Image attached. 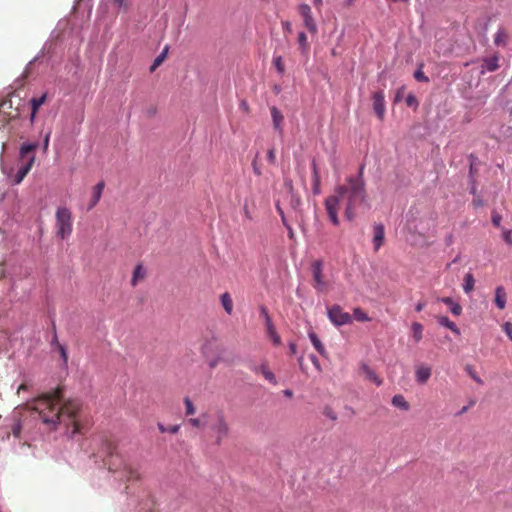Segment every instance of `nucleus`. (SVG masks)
Wrapping results in <instances>:
<instances>
[{"mask_svg": "<svg viewBox=\"0 0 512 512\" xmlns=\"http://www.w3.org/2000/svg\"><path fill=\"white\" fill-rule=\"evenodd\" d=\"M157 427L161 433L169 432L171 434L178 433L180 426L179 425H172L169 427H165L162 423H158Z\"/></svg>", "mask_w": 512, "mask_h": 512, "instance_id": "35", "label": "nucleus"}, {"mask_svg": "<svg viewBox=\"0 0 512 512\" xmlns=\"http://www.w3.org/2000/svg\"><path fill=\"white\" fill-rule=\"evenodd\" d=\"M260 312H261V315L264 317L265 319V323L267 324V317H270L269 314H268V311L266 309V307L264 306H261L260 308Z\"/></svg>", "mask_w": 512, "mask_h": 512, "instance_id": "51", "label": "nucleus"}, {"mask_svg": "<svg viewBox=\"0 0 512 512\" xmlns=\"http://www.w3.org/2000/svg\"><path fill=\"white\" fill-rule=\"evenodd\" d=\"M451 313L455 316H459L462 313V307L458 303L451 305Z\"/></svg>", "mask_w": 512, "mask_h": 512, "instance_id": "46", "label": "nucleus"}, {"mask_svg": "<svg viewBox=\"0 0 512 512\" xmlns=\"http://www.w3.org/2000/svg\"><path fill=\"white\" fill-rule=\"evenodd\" d=\"M277 211L279 212L280 216H281V219H282V222L284 224V226H287V221H286V218L284 216V212L283 210L280 208V206H277Z\"/></svg>", "mask_w": 512, "mask_h": 512, "instance_id": "53", "label": "nucleus"}, {"mask_svg": "<svg viewBox=\"0 0 512 512\" xmlns=\"http://www.w3.org/2000/svg\"><path fill=\"white\" fill-rule=\"evenodd\" d=\"M38 148V143H24L20 147L19 161L20 165L28 162L30 157H35V151Z\"/></svg>", "mask_w": 512, "mask_h": 512, "instance_id": "9", "label": "nucleus"}, {"mask_svg": "<svg viewBox=\"0 0 512 512\" xmlns=\"http://www.w3.org/2000/svg\"><path fill=\"white\" fill-rule=\"evenodd\" d=\"M266 331L273 344L279 346L281 344V338L272 323L271 317H267Z\"/></svg>", "mask_w": 512, "mask_h": 512, "instance_id": "18", "label": "nucleus"}, {"mask_svg": "<svg viewBox=\"0 0 512 512\" xmlns=\"http://www.w3.org/2000/svg\"><path fill=\"white\" fill-rule=\"evenodd\" d=\"M323 414L332 421H336L338 418L337 413L329 406L324 408Z\"/></svg>", "mask_w": 512, "mask_h": 512, "instance_id": "40", "label": "nucleus"}, {"mask_svg": "<svg viewBox=\"0 0 512 512\" xmlns=\"http://www.w3.org/2000/svg\"><path fill=\"white\" fill-rule=\"evenodd\" d=\"M29 388L28 384L26 383H22L18 389H17V393L20 394L22 391H26L27 389Z\"/></svg>", "mask_w": 512, "mask_h": 512, "instance_id": "55", "label": "nucleus"}, {"mask_svg": "<svg viewBox=\"0 0 512 512\" xmlns=\"http://www.w3.org/2000/svg\"><path fill=\"white\" fill-rule=\"evenodd\" d=\"M188 422L192 427L197 428V429L206 427L205 420L203 419V414L197 418H190L188 420Z\"/></svg>", "mask_w": 512, "mask_h": 512, "instance_id": "34", "label": "nucleus"}, {"mask_svg": "<svg viewBox=\"0 0 512 512\" xmlns=\"http://www.w3.org/2000/svg\"><path fill=\"white\" fill-rule=\"evenodd\" d=\"M465 370L474 381H476L478 384H483L482 379L476 374L470 365L466 366Z\"/></svg>", "mask_w": 512, "mask_h": 512, "instance_id": "41", "label": "nucleus"}, {"mask_svg": "<svg viewBox=\"0 0 512 512\" xmlns=\"http://www.w3.org/2000/svg\"><path fill=\"white\" fill-rule=\"evenodd\" d=\"M436 319L441 326L448 328L456 335H460L459 328L447 316H437Z\"/></svg>", "mask_w": 512, "mask_h": 512, "instance_id": "21", "label": "nucleus"}, {"mask_svg": "<svg viewBox=\"0 0 512 512\" xmlns=\"http://www.w3.org/2000/svg\"><path fill=\"white\" fill-rule=\"evenodd\" d=\"M503 240L508 244L512 245V230H505L503 232Z\"/></svg>", "mask_w": 512, "mask_h": 512, "instance_id": "45", "label": "nucleus"}, {"mask_svg": "<svg viewBox=\"0 0 512 512\" xmlns=\"http://www.w3.org/2000/svg\"><path fill=\"white\" fill-rule=\"evenodd\" d=\"M297 40L301 53L304 55L307 54L310 49V44L308 42L307 35L304 32H299Z\"/></svg>", "mask_w": 512, "mask_h": 512, "instance_id": "25", "label": "nucleus"}, {"mask_svg": "<svg viewBox=\"0 0 512 512\" xmlns=\"http://www.w3.org/2000/svg\"><path fill=\"white\" fill-rule=\"evenodd\" d=\"M51 131L47 132L43 141V151L46 152L49 146Z\"/></svg>", "mask_w": 512, "mask_h": 512, "instance_id": "49", "label": "nucleus"}, {"mask_svg": "<svg viewBox=\"0 0 512 512\" xmlns=\"http://www.w3.org/2000/svg\"><path fill=\"white\" fill-rule=\"evenodd\" d=\"M354 318L359 322H367L370 321L369 316L359 307L353 310Z\"/></svg>", "mask_w": 512, "mask_h": 512, "instance_id": "33", "label": "nucleus"}, {"mask_svg": "<svg viewBox=\"0 0 512 512\" xmlns=\"http://www.w3.org/2000/svg\"><path fill=\"white\" fill-rule=\"evenodd\" d=\"M311 361L315 364V365H318V360L315 356H311Z\"/></svg>", "mask_w": 512, "mask_h": 512, "instance_id": "64", "label": "nucleus"}, {"mask_svg": "<svg viewBox=\"0 0 512 512\" xmlns=\"http://www.w3.org/2000/svg\"><path fill=\"white\" fill-rule=\"evenodd\" d=\"M416 101L415 97L413 95H409L407 97V104L412 105Z\"/></svg>", "mask_w": 512, "mask_h": 512, "instance_id": "58", "label": "nucleus"}, {"mask_svg": "<svg viewBox=\"0 0 512 512\" xmlns=\"http://www.w3.org/2000/svg\"><path fill=\"white\" fill-rule=\"evenodd\" d=\"M507 294L503 286H498L495 289V298L494 302L496 306L503 310L506 307Z\"/></svg>", "mask_w": 512, "mask_h": 512, "instance_id": "17", "label": "nucleus"}, {"mask_svg": "<svg viewBox=\"0 0 512 512\" xmlns=\"http://www.w3.org/2000/svg\"><path fill=\"white\" fill-rule=\"evenodd\" d=\"M320 175H316V179H313V193L320 194Z\"/></svg>", "mask_w": 512, "mask_h": 512, "instance_id": "43", "label": "nucleus"}, {"mask_svg": "<svg viewBox=\"0 0 512 512\" xmlns=\"http://www.w3.org/2000/svg\"><path fill=\"white\" fill-rule=\"evenodd\" d=\"M47 93L42 94L40 97H33L30 100L31 110L38 112L39 108L46 102Z\"/></svg>", "mask_w": 512, "mask_h": 512, "instance_id": "26", "label": "nucleus"}, {"mask_svg": "<svg viewBox=\"0 0 512 512\" xmlns=\"http://www.w3.org/2000/svg\"><path fill=\"white\" fill-rule=\"evenodd\" d=\"M36 115H37V112H34V110H31V115H30L31 123H33L35 121Z\"/></svg>", "mask_w": 512, "mask_h": 512, "instance_id": "61", "label": "nucleus"}, {"mask_svg": "<svg viewBox=\"0 0 512 512\" xmlns=\"http://www.w3.org/2000/svg\"><path fill=\"white\" fill-rule=\"evenodd\" d=\"M81 408L82 404L77 399L64 401L60 387L37 398L33 407L44 424L51 429L64 424L67 430L71 429V436L81 433Z\"/></svg>", "mask_w": 512, "mask_h": 512, "instance_id": "1", "label": "nucleus"}, {"mask_svg": "<svg viewBox=\"0 0 512 512\" xmlns=\"http://www.w3.org/2000/svg\"><path fill=\"white\" fill-rule=\"evenodd\" d=\"M328 318L336 326H342L352 322V316L344 312L339 305H334L328 309Z\"/></svg>", "mask_w": 512, "mask_h": 512, "instance_id": "7", "label": "nucleus"}, {"mask_svg": "<svg viewBox=\"0 0 512 512\" xmlns=\"http://www.w3.org/2000/svg\"><path fill=\"white\" fill-rule=\"evenodd\" d=\"M267 159L270 164L274 165L276 163V152L274 148H271L267 152Z\"/></svg>", "mask_w": 512, "mask_h": 512, "instance_id": "44", "label": "nucleus"}, {"mask_svg": "<svg viewBox=\"0 0 512 512\" xmlns=\"http://www.w3.org/2000/svg\"><path fill=\"white\" fill-rule=\"evenodd\" d=\"M475 286V279L471 273H467L464 277L463 290L465 293H470Z\"/></svg>", "mask_w": 512, "mask_h": 512, "instance_id": "28", "label": "nucleus"}, {"mask_svg": "<svg viewBox=\"0 0 512 512\" xmlns=\"http://www.w3.org/2000/svg\"><path fill=\"white\" fill-rule=\"evenodd\" d=\"M362 174L363 166L357 177H348L345 184L336 186L334 193L325 199V209L334 226L340 224L338 212L341 204L344 207V216L350 222L358 214L365 213L369 209L370 205Z\"/></svg>", "mask_w": 512, "mask_h": 512, "instance_id": "2", "label": "nucleus"}, {"mask_svg": "<svg viewBox=\"0 0 512 512\" xmlns=\"http://www.w3.org/2000/svg\"><path fill=\"white\" fill-rule=\"evenodd\" d=\"M422 68H423V64H420L419 69H417L414 73V78L419 82L428 83L429 78L424 74V72L422 71Z\"/></svg>", "mask_w": 512, "mask_h": 512, "instance_id": "37", "label": "nucleus"}, {"mask_svg": "<svg viewBox=\"0 0 512 512\" xmlns=\"http://www.w3.org/2000/svg\"><path fill=\"white\" fill-rule=\"evenodd\" d=\"M111 2L113 7L116 9L117 13H126L129 10L130 5L127 0H111Z\"/></svg>", "mask_w": 512, "mask_h": 512, "instance_id": "30", "label": "nucleus"}, {"mask_svg": "<svg viewBox=\"0 0 512 512\" xmlns=\"http://www.w3.org/2000/svg\"><path fill=\"white\" fill-rule=\"evenodd\" d=\"M432 370L429 366L420 365L416 367L415 379L419 384H425L431 377Z\"/></svg>", "mask_w": 512, "mask_h": 512, "instance_id": "12", "label": "nucleus"}, {"mask_svg": "<svg viewBox=\"0 0 512 512\" xmlns=\"http://www.w3.org/2000/svg\"><path fill=\"white\" fill-rule=\"evenodd\" d=\"M22 431V425L19 420H15L13 424L11 425V433L14 435V437L18 438L21 435Z\"/></svg>", "mask_w": 512, "mask_h": 512, "instance_id": "39", "label": "nucleus"}, {"mask_svg": "<svg viewBox=\"0 0 512 512\" xmlns=\"http://www.w3.org/2000/svg\"><path fill=\"white\" fill-rule=\"evenodd\" d=\"M412 330V336L415 340V342H419L422 339L423 336V326L421 323L414 322L411 325Z\"/></svg>", "mask_w": 512, "mask_h": 512, "instance_id": "27", "label": "nucleus"}, {"mask_svg": "<svg viewBox=\"0 0 512 512\" xmlns=\"http://www.w3.org/2000/svg\"><path fill=\"white\" fill-rule=\"evenodd\" d=\"M203 419L213 444L220 446L224 440L231 436L232 428L224 410L216 409L205 412L203 413Z\"/></svg>", "mask_w": 512, "mask_h": 512, "instance_id": "4", "label": "nucleus"}, {"mask_svg": "<svg viewBox=\"0 0 512 512\" xmlns=\"http://www.w3.org/2000/svg\"><path fill=\"white\" fill-rule=\"evenodd\" d=\"M221 304L224 308V310L227 312V314H232L233 312V301L228 292H225L220 297Z\"/></svg>", "mask_w": 512, "mask_h": 512, "instance_id": "24", "label": "nucleus"}, {"mask_svg": "<svg viewBox=\"0 0 512 512\" xmlns=\"http://www.w3.org/2000/svg\"><path fill=\"white\" fill-rule=\"evenodd\" d=\"M373 99V108L380 120H383L385 115V99L384 93L382 91H377L372 96Z\"/></svg>", "mask_w": 512, "mask_h": 512, "instance_id": "10", "label": "nucleus"}, {"mask_svg": "<svg viewBox=\"0 0 512 512\" xmlns=\"http://www.w3.org/2000/svg\"><path fill=\"white\" fill-rule=\"evenodd\" d=\"M484 67L490 72L497 70L499 67L498 57L494 56V57L486 58L484 60Z\"/></svg>", "mask_w": 512, "mask_h": 512, "instance_id": "31", "label": "nucleus"}, {"mask_svg": "<svg viewBox=\"0 0 512 512\" xmlns=\"http://www.w3.org/2000/svg\"><path fill=\"white\" fill-rule=\"evenodd\" d=\"M472 204L475 208L483 206V201L480 198H475L472 201Z\"/></svg>", "mask_w": 512, "mask_h": 512, "instance_id": "52", "label": "nucleus"}, {"mask_svg": "<svg viewBox=\"0 0 512 512\" xmlns=\"http://www.w3.org/2000/svg\"><path fill=\"white\" fill-rule=\"evenodd\" d=\"M35 159H36V157H30L28 159L27 163L20 165V167L14 177V180H13L14 184H20L23 181V179L26 177V175L29 173V171L33 167Z\"/></svg>", "mask_w": 512, "mask_h": 512, "instance_id": "11", "label": "nucleus"}, {"mask_svg": "<svg viewBox=\"0 0 512 512\" xmlns=\"http://www.w3.org/2000/svg\"><path fill=\"white\" fill-rule=\"evenodd\" d=\"M273 64L275 66V68L277 69V71L280 73V74H283L284 71H285V67H284V62H283V58L282 56H276L274 57L273 59Z\"/></svg>", "mask_w": 512, "mask_h": 512, "instance_id": "38", "label": "nucleus"}, {"mask_svg": "<svg viewBox=\"0 0 512 512\" xmlns=\"http://www.w3.org/2000/svg\"><path fill=\"white\" fill-rule=\"evenodd\" d=\"M392 405L403 410L408 411L410 409V404L407 402L405 397L401 394L394 395L392 398Z\"/></svg>", "mask_w": 512, "mask_h": 512, "instance_id": "23", "label": "nucleus"}, {"mask_svg": "<svg viewBox=\"0 0 512 512\" xmlns=\"http://www.w3.org/2000/svg\"><path fill=\"white\" fill-rule=\"evenodd\" d=\"M91 458L123 482L138 481L140 472L119 450L118 440L102 434L91 440Z\"/></svg>", "mask_w": 512, "mask_h": 512, "instance_id": "3", "label": "nucleus"}, {"mask_svg": "<svg viewBox=\"0 0 512 512\" xmlns=\"http://www.w3.org/2000/svg\"><path fill=\"white\" fill-rule=\"evenodd\" d=\"M57 348L60 353V357L62 358L64 364L66 365L68 362V354L66 348L60 343L57 344Z\"/></svg>", "mask_w": 512, "mask_h": 512, "instance_id": "42", "label": "nucleus"}, {"mask_svg": "<svg viewBox=\"0 0 512 512\" xmlns=\"http://www.w3.org/2000/svg\"><path fill=\"white\" fill-rule=\"evenodd\" d=\"M146 276V270L142 264L136 265L133 271V276L131 279V285L135 287L140 281L144 280Z\"/></svg>", "mask_w": 512, "mask_h": 512, "instance_id": "19", "label": "nucleus"}, {"mask_svg": "<svg viewBox=\"0 0 512 512\" xmlns=\"http://www.w3.org/2000/svg\"><path fill=\"white\" fill-rule=\"evenodd\" d=\"M253 169L257 175H261V171L256 167L255 161L253 162Z\"/></svg>", "mask_w": 512, "mask_h": 512, "instance_id": "62", "label": "nucleus"}, {"mask_svg": "<svg viewBox=\"0 0 512 512\" xmlns=\"http://www.w3.org/2000/svg\"><path fill=\"white\" fill-rule=\"evenodd\" d=\"M184 405H185V414L187 416L193 415L196 413V408H195L193 402L190 400V398H188V397L184 398Z\"/></svg>", "mask_w": 512, "mask_h": 512, "instance_id": "36", "label": "nucleus"}, {"mask_svg": "<svg viewBox=\"0 0 512 512\" xmlns=\"http://www.w3.org/2000/svg\"><path fill=\"white\" fill-rule=\"evenodd\" d=\"M55 225L57 236L62 240L67 239L73 231L72 212L67 207H58L55 212Z\"/></svg>", "mask_w": 512, "mask_h": 512, "instance_id": "5", "label": "nucleus"}, {"mask_svg": "<svg viewBox=\"0 0 512 512\" xmlns=\"http://www.w3.org/2000/svg\"><path fill=\"white\" fill-rule=\"evenodd\" d=\"M284 394L288 397H291L293 395V392L291 390H285Z\"/></svg>", "mask_w": 512, "mask_h": 512, "instance_id": "63", "label": "nucleus"}, {"mask_svg": "<svg viewBox=\"0 0 512 512\" xmlns=\"http://www.w3.org/2000/svg\"><path fill=\"white\" fill-rule=\"evenodd\" d=\"M441 301H442L444 304L449 305V306H451V305L454 303V302H453V300H452V298H450V297H443V298L441 299Z\"/></svg>", "mask_w": 512, "mask_h": 512, "instance_id": "56", "label": "nucleus"}, {"mask_svg": "<svg viewBox=\"0 0 512 512\" xmlns=\"http://www.w3.org/2000/svg\"><path fill=\"white\" fill-rule=\"evenodd\" d=\"M270 111H271L274 128L282 134L283 133V129H282L283 115H282V113L276 107H271Z\"/></svg>", "mask_w": 512, "mask_h": 512, "instance_id": "20", "label": "nucleus"}, {"mask_svg": "<svg viewBox=\"0 0 512 512\" xmlns=\"http://www.w3.org/2000/svg\"><path fill=\"white\" fill-rule=\"evenodd\" d=\"M105 187L104 181H100L93 187L92 197L88 205V210L93 209L99 202L103 189Z\"/></svg>", "mask_w": 512, "mask_h": 512, "instance_id": "15", "label": "nucleus"}, {"mask_svg": "<svg viewBox=\"0 0 512 512\" xmlns=\"http://www.w3.org/2000/svg\"><path fill=\"white\" fill-rule=\"evenodd\" d=\"M503 329H504L505 333L507 334V336L509 337V339L512 341V323L506 322L503 325Z\"/></svg>", "mask_w": 512, "mask_h": 512, "instance_id": "48", "label": "nucleus"}, {"mask_svg": "<svg viewBox=\"0 0 512 512\" xmlns=\"http://www.w3.org/2000/svg\"><path fill=\"white\" fill-rule=\"evenodd\" d=\"M282 27L283 29L288 32V33H291L292 32V25L289 21H283L282 22Z\"/></svg>", "mask_w": 512, "mask_h": 512, "instance_id": "50", "label": "nucleus"}, {"mask_svg": "<svg viewBox=\"0 0 512 512\" xmlns=\"http://www.w3.org/2000/svg\"><path fill=\"white\" fill-rule=\"evenodd\" d=\"M501 220H502V217L500 214H498L496 212L492 213V223L494 226L500 227Z\"/></svg>", "mask_w": 512, "mask_h": 512, "instance_id": "47", "label": "nucleus"}, {"mask_svg": "<svg viewBox=\"0 0 512 512\" xmlns=\"http://www.w3.org/2000/svg\"><path fill=\"white\" fill-rule=\"evenodd\" d=\"M509 39V34L506 29L499 28L494 36V43L497 46H506Z\"/></svg>", "mask_w": 512, "mask_h": 512, "instance_id": "22", "label": "nucleus"}, {"mask_svg": "<svg viewBox=\"0 0 512 512\" xmlns=\"http://www.w3.org/2000/svg\"><path fill=\"white\" fill-rule=\"evenodd\" d=\"M168 52V47H165V49L155 58L153 64L150 67V71L153 72L158 66L162 64V62L165 60Z\"/></svg>", "mask_w": 512, "mask_h": 512, "instance_id": "32", "label": "nucleus"}, {"mask_svg": "<svg viewBox=\"0 0 512 512\" xmlns=\"http://www.w3.org/2000/svg\"><path fill=\"white\" fill-rule=\"evenodd\" d=\"M373 230H374V236H373L374 250L378 251L384 243V236H385L384 226L382 224H376V225H374Z\"/></svg>", "mask_w": 512, "mask_h": 512, "instance_id": "14", "label": "nucleus"}, {"mask_svg": "<svg viewBox=\"0 0 512 512\" xmlns=\"http://www.w3.org/2000/svg\"><path fill=\"white\" fill-rule=\"evenodd\" d=\"M425 306H426V302L422 301L416 305L415 309L417 312H420L424 309Z\"/></svg>", "mask_w": 512, "mask_h": 512, "instance_id": "57", "label": "nucleus"}, {"mask_svg": "<svg viewBox=\"0 0 512 512\" xmlns=\"http://www.w3.org/2000/svg\"><path fill=\"white\" fill-rule=\"evenodd\" d=\"M289 350L292 355L297 353V345L294 342L289 344Z\"/></svg>", "mask_w": 512, "mask_h": 512, "instance_id": "54", "label": "nucleus"}, {"mask_svg": "<svg viewBox=\"0 0 512 512\" xmlns=\"http://www.w3.org/2000/svg\"><path fill=\"white\" fill-rule=\"evenodd\" d=\"M314 288L321 291L325 285L323 279V264L322 261L317 260L312 265Z\"/></svg>", "mask_w": 512, "mask_h": 512, "instance_id": "8", "label": "nucleus"}, {"mask_svg": "<svg viewBox=\"0 0 512 512\" xmlns=\"http://www.w3.org/2000/svg\"><path fill=\"white\" fill-rule=\"evenodd\" d=\"M361 370H362V373L364 375V377L373 382L374 384H376L377 386H381L382 383H383V380L376 374V372L371 369L368 365L366 364H363L361 366Z\"/></svg>", "mask_w": 512, "mask_h": 512, "instance_id": "16", "label": "nucleus"}, {"mask_svg": "<svg viewBox=\"0 0 512 512\" xmlns=\"http://www.w3.org/2000/svg\"><path fill=\"white\" fill-rule=\"evenodd\" d=\"M309 338L314 346V348L321 354V355H325V348L323 346V344L321 343V341L319 340V338L317 337V335L314 333V332H311L309 333Z\"/></svg>", "mask_w": 512, "mask_h": 512, "instance_id": "29", "label": "nucleus"}, {"mask_svg": "<svg viewBox=\"0 0 512 512\" xmlns=\"http://www.w3.org/2000/svg\"><path fill=\"white\" fill-rule=\"evenodd\" d=\"M314 6L319 9L322 6V0H313Z\"/></svg>", "mask_w": 512, "mask_h": 512, "instance_id": "60", "label": "nucleus"}, {"mask_svg": "<svg viewBox=\"0 0 512 512\" xmlns=\"http://www.w3.org/2000/svg\"><path fill=\"white\" fill-rule=\"evenodd\" d=\"M254 372L257 374H261L271 384L277 385L276 377H275L274 373L269 369V366L266 362L255 367Z\"/></svg>", "mask_w": 512, "mask_h": 512, "instance_id": "13", "label": "nucleus"}, {"mask_svg": "<svg viewBox=\"0 0 512 512\" xmlns=\"http://www.w3.org/2000/svg\"><path fill=\"white\" fill-rule=\"evenodd\" d=\"M298 13L302 17L303 25L312 35H316L318 33V26L313 17L312 9L308 4H300L298 6Z\"/></svg>", "mask_w": 512, "mask_h": 512, "instance_id": "6", "label": "nucleus"}, {"mask_svg": "<svg viewBox=\"0 0 512 512\" xmlns=\"http://www.w3.org/2000/svg\"><path fill=\"white\" fill-rule=\"evenodd\" d=\"M312 168H313V179H316V175H319V172L317 170L315 162H313Z\"/></svg>", "mask_w": 512, "mask_h": 512, "instance_id": "59", "label": "nucleus"}]
</instances>
